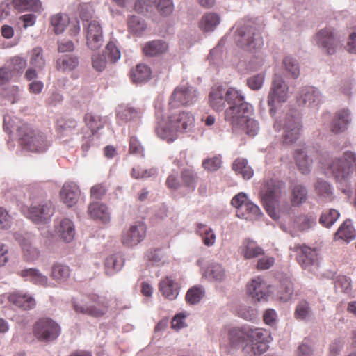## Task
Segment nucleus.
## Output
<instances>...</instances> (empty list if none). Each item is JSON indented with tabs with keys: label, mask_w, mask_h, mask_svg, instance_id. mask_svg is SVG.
Masks as SVG:
<instances>
[{
	"label": "nucleus",
	"mask_w": 356,
	"mask_h": 356,
	"mask_svg": "<svg viewBox=\"0 0 356 356\" xmlns=\"http://www.w3.org/2000/svg\"><path fill=\"white\" fill-rule=\"evenodd\" d=\"M288 90V86L282 76L275 74L267 97L269 114L274 119V130L276 132L282 131V143L284 145H291L296 143L300 136L302 129V116L297 108H289L282 115L275 116L277 104L286 102Z\"/></svg>",
	"instance_id": "obj_1"
},
{
	"label": "nucleus",
	"mask_w": 356,
	"mask_h": 356,
	"mask_svg": "<svg viewBox=\"0 0 356 356\" xmlns=\"http://www.w3.org/2000/svg\"><path fill=\"white\" fill-rule=\"evenodd\" d=\"M227 336L232 348H239L247 343L243 350L250 348L253 356L264 353L270 341V335L266 330L249 325L232 327L229 329Z\"/></svg>",
	"instance_id": "obj_2"
},
{
	"label": "nucleus",
	"mask_w": 356,
	"mask_h": 356,
	"mask_svg": "<svg viewBox=\"0 0 356 356\" xmlns=\"http://www.w3.org/2000/svg\"><path fill=\"white\" fill-rule=\"evenodd\" d=\"M261 17H248L238 21L235 26L234 40L237 46L245 51H253L264 44L261 29Z\"/></svg>",
	"instance_id": "obj_3"
},
{
	"label": "nucleus",
	"mask_w": 356,
	"mask_h": 356,
	"mask_svg": "<svg viewBox=\"0 0 356 356\" xmlns=\"http://www.w3.org/2000/svg\"><path fill=\"white\" fill-rule=\"evenodd\" d=\"M245 102V97L237 90L228 88L221 84H216L211 88L209 95V102L216 111L225 110V120L227 122V113L229 110L236 113L241 104Z\"/></svg>",
	"instance_id": "obj_4"
},
{
	"label": "nucleus",
	"mask_w": 356,
	"mask_h": 356,
	"mask_svg": "<svg viewBox=\"0 0 356 356\" xmlns=\"http://www.w3.org/2000/svg\"><path fill=\"white\" fill-rule=\"evenodd\" d=\"M328 170L332 173L339 188L346 195L352 193L350 178L356 172V153L346 151L342 158H335L329 164Z\"/></svg>",
	"instance_id": "obj_5"
},
{
	"label": "nucleus",
	"mask_w": 356,
	"mask_h": 356,
	"mask_svg": "<svg viewBox=\"0 0 356 356\" xmlns=\"http://www.w3.org/2000/svg\"><path fill=\"white\" fill-rule=\"evenodd\" d=\"M253 112V106L244 102L241 104L236 113L229 110L227 113V122L234 132L242 131L249 136L254 137L259 133V124L257 120L250 118Z\"/></svg>",
	"instance_id": "obj_6"
},
{
	"label": "nucleus",
	"mask_w": 356,
	"mask_h": 356,
	"mask_svg": "<svg viewBox=\"0 0 356 356\" xmlns=\"http://www.w3.org/2000/svg\"><path fill=\"white\" fill-rule=\"evenodd\" d=\"M79 17L86 35V44L91 50L99 49L103 44V31L99 22L93 19L95 10L92 5L83 3L79 8Z\"/></svg>",
	"instance_id": "obj_7"
},
{
	"label": "nucleus",
	"mask_w": 356,
	"mask_h": 356,
	"mask_svg": "<svg viewBox=\"0 0 356 356\" xmlns=\"http://www.w3.org/2000/svg\"><path fill=\"white\" fill-rule=\"evenodd\" d=\"M17 135L21 146L31 152L43 153L50 146L49 141L43 133L35 131L26 123L17 127Z\"/></svg>",
	"instance_id": "obj_8"
},
{
	"label": "nucleus",
	"mask_w": 356,
	"mask_h": 356,
	"mask_svg": "<svg viewBox=\"0 0 356 356\" xmlns=\"http://www.w3.org/2000/svg\"><path fill=\"white\" fill-rule=\"evenodd\" d=\"M106 119L92 113H87L84 116V122L90 130L86 132L81 139V149L85 156L89 149L92 147L98 146L101 134L99 130L104 128Z\"/></svg>",
	"instance_id": "obj_9"
},
{
	"label": "nucleus",
	"mask_w": 356,
	"mask_h": 356,
	"mask_svg": "<svg viewBox=\"0 0 356 356\" xmlns=\"http://www.w3.org/2000/svg\"><path fill=\"white\" fill-rule=\"evenodd\" d=\"M73 309L77 313L86 314L94 318H99L104 316L108 311V302L106 300L96 294L90 296L89 301L83 302L77 299H72Z\"/></svg>",
	"instance_id": "obj_10"
},
{
	"label": "nucleus",
	"mask_w": 356,
	"mask_h": 356,
	"mask_svg": "<svg viewBox=\"0 0 356 356\" xmlns=\"http://www.w3.org/2000/svg\"><path fill=\"white\" fill-rule=\"evenodd\" d=\"M33 333L39 341L50 343L60 336L61 327L50 318H42L34 323Z\"/></svg>",
	"instance_id": "obj_11"
},
{
	"label": "nucleus",
	"mask_w": 356,
	"mask_h": 356,
	"mask_svg": "<svg viewBox=\"0 0 356 356\" xmlns=\"http://www.w3.org/2000/svg\"><path fill=\"white\" fill-rule=\"evenodd\" d=\"M231 204L236 209V216L239 218L252 220L262 214L260 208L248 199L245 193L234 195Z\"/></svg>",
	"instance_id": "obj_12"
},
{
	"label": "nucleus",
	"mask_w": 356,
	"mask_h": 356,
	"mask_svg": "<svg viewBox=\"0 0 356 356\" xmlns=\"http://www.w3.org/2000/svg\"><path fill=\"white\" fill-rule=\"evenodd\" d=\"M54 213V207L50 200H33L28 209L27 217L35 223H47Z\"/></svg>",
	"instance_id": "obj_13"
},
{
	"label": "nucleus",
	"mask_w": 356,
	"mask_h": 356,
	"mask_svg": "<svg viewBox=\"0 0 356 356\" xmlns=\"http://www.w3.org/2000/svg\"><path fill=\"white\" fill-rule=\"evenodd\" d=\"M296 253V260L298 264L305 270L309 273H314L319 266V261L317 252L305 245H296L294 247Z\"/></svg>",
	"instance_id": "obj_14"
},
{
	"label": "nucleus",
	"mask_w": 356,
	"mask_h": 356,
	"mask_svg": "<svg viewBox=\"0 0 356 356\" xmlns=\"http://www.w3.org/2000/svg\"><path fill=\"white\" fill-rule=\"evenodd\" d=\"M197 100V90L193 87H177L170 98V110L179 105L189 106L193 104Z\"/></svg>",
	"instance_id": "obj_15"
},
{
	"label": "nucleus",
	"mask_w": 356,
	"mask_h": 356,
	"mask_svg": "<svg viewBox=\"0 0 356 356\" xmlns=\"http://www.w3.org/2000/svg\"><path fill=\"white\" fill-rule=\"evenodd\" d=\"M142 115V110L132 106L130 104H121L115 108L116 122L120 126L128 123H136L140 120Z\"/></svg>",
	"instance_id": "obj_16"
},
{
	"label": "nucleus",
	"mask_w": 356,
	"mask_h": 356,
	"mask_svg": "<svg viewBox=\"0 0 356 356\" xmlns=\"http://www.w3.org/2000/svg\"><path fill=\"white\" fill-rule=\"evenodd\" d=\"M168 118L177 133L191 132L195 127V118L190 112L180 111L178 114L172 113Z\"/></svg>",
	"instance_id": "obj_17"
},
{
	"label": "nucleus",
	"mask_w": 356,
	"mask_h": 356,
	"mask_svg": "<svg viewBox=\"0 0 356 356\" xmlns=\"http://www.w3.org/2000/svg\"><path fill=\"white\" fill-rule=\"evenodd\" d=\"M322 99L320 90L313 86H305L300 89L297 102L300 106L316 107Z\"/></svg>",
	"instance_id": "obj_18"
},
{
	"label": "nucleus",
	"mask_w": 356,
	"mask_h": 356,
	"mask_svg": "<svg viewBox=\"0 0 356 356\" xmlns=\"http://www.w3.org/2000/svg\"><path fill=\"white\" fill-rule=\"evenodd\" d=\"M146 231V226L142 222L131 225L123 233L122 242L127 247L136 245L145 238Z\"/></svg>",
	"instance_id": "obj_19"
},
{
	"label": "nucleus",
	"mask_w": 356,
	"mask_h": 356,
	"mask_svg": "<svg viewBox=\"0 0 356 356\" xmlns=\"http://www.w3.org/2000/svg\"><path fill=\"white\" fill-rule=\"evenodd\" d=\"M318 45L327 54L332 55L337 51L338 41L334 33L329 29H321L316 34Z\"/></svg>",
	"instance_id": "obj_20"
},
{
	"label": "nucleus",
	"mask_w": 356,
	"mask_h": 356,
	"mask_svg": "<svg viewBox=\"0 0 356 356\" xmlns=\"http://www.w3.org/2000/svg\"><path fill=\"white\" fill-rule=\"evenodd\" d=\"M156 119L155 131L158 136L168 142L174 141L177 137V131L170 124V119L168 118V122H164L161 112L156 113Z\"/></svg>",
	"instance_id": "obj_21"
},
{
	"label": "nucleus",
	"mask_w": 356,
	"mask_h": 356,
	"mask_svg": "<svg viewBox=\"0 0 356 356\" xmlns=\"http://www.w3.org/2000/svg\"><path fill=\"white\" fill-rule=\"evenodd\" d=\"M351 121L350 110L343 108L335 113L330 125L332 132L339 134L344 132Z\"/></svg>",
	"instance_id": "obj_22"
},
{
	"label": "nucleus",
	"mask_w": 356,
	"mask_h": 356,
	"mask_svg": "<svg viewBox=\"0 0 356 356\" xmlns=\"http://www.w3.org/2000/svg\"><path fill=\"white\" fill-rule=\"evenodd\" d=\"M60 195L63 202L67 207H71L77 202L80 190L75 183H65L62 187Z\"/></svg>",
	"instance_id": "obj_23"
},
{
	"label": "nucleus",
	"mask_w": 356,
	"mask_h": 356,
	"mask_svg": "<svg viewBox=\"0 0 356 356\" xmlns=\"http://www.w3.org/2000/svg\"><path fill=\"white\" fill-rule=\"evenodd\" d=\"M8 298L10 303L23 310L32 309L36 304L35 299L32 296L22 291L11 293Z\"/></svg>",
	"instance_id": "obj_24"
},
{
	"label": "nucleus",
	"mask_w": 356,
	"mask_h": 356,
	"mask_svg": "<svg viewBox=\"0 0 356 356\" xmlns=\"http://www.w3.org/2000/svg\"><path fill=\"white\" fill-rule=\"evenodd\" d=\"M290 201L293 207H299L305 203L308 199V190L300 183H293L290 186Z\"/></svg>",
	"instance_id": "obj_25"
},
{
	"label": "nucleus",
	"mask_w": 356,
	"mask_h": 356,
	"mask_svg": "<svg viewBox=\"0 0 356 356\" xmlns=\"http://www.w3.org/2000/svg\"><path fill=\"white\" fill-rule=\"evenodd\" d=\"M168 44L163 40H154L147 42L143 47V54L148 57L159 56L168 49Z\"/></svg>",
	"instance_id": "obj_26"
},
{
	"label": "nucleus",
	"mask_w": 356,
	"mask_h": 356,
	"mask_svg": "<svg viewBox=\"0 0 356 356\" xmlns=\"http://www.w3.org/2000/svg\"><path fill=\"white\" fill-rule=\"evenodd\" d=\"M293 157L301 173L303 175L309 174L311 171V165L313 161L307 154L306 146L303 145L296 149Z\"/></svg>",
	"instance_id": "obj_27"
},
{
	"label": "nucleus",
	"mask_w": 356,
	"mask_h": 356,
	"mask_svg": "<svg viewBox=\"0 0 356 356\" xmlns=\"http://www.w3.org/2000/svg\"><path fill=\"white\" fill-rule=\"evenodd\" d=\"M79 64V58L74 54H65L60 56L56 60L57 70L70 72L75 70Z\"/></svg>",
	"instance_id": "obj_28"
},
{
	"label": "nucleus",
	"mask_w": 356,
	"mask_h": 356,
	"mask_svg": "<svg viewBox=\"0 0 356 356\" xmlns=\"http://www.w3.org/2000/svg\"><path fill=\"white\" fill-rule=\"evenodd\" d=\"M55 232L61 239L70 243L74 239L75 235L74 225L70 219L64 218L56 227Z\"/></svg>",
	"instance_id": "obj_29"
},
{
	"label": "nucleus",
	"mask_w": 356,
	"mask_h": 356,
	"mask_svg": "<svg viewBox=\"0 0 356 356\" xmlns=\"http://www.w3.org/2000/svg\"><path fill=\"white\" fill-rule=\"evenodd\" d=\"M124 264V258L121 253L110 255L105 259V273L108 276H112L121 270Z\"/></svg>",
	"instance_id": "obj_30"
},
{
	"label": "nucleus",
	"mask_w": 356,
	"mask_h": 356,
	"mask_svg": "<svg viewBox=\"0 0 356 356\" xmlns=\"http://www.w3.org/2000/svg\"><path fill=\"white\" fill-rule=\"evenodd\" d=\"M247 292L254 302L261 300L266 301L268 297L267 291L265 290V286L258 280L253 279L252 282L247 286Z\"/></svg>",
	"instance_id": "obj_31"
},
{
	"label": "nucleus",
	"mask_w": 356,
	"mask_h": 356,
	"mask_svg": "<svg viewBox=\"0 0 356 356\" xmlns=\"http://www.w3.org/2000/svg\"><path fill=\"white\" fill-rule=\"evenodd\" d=\"M152 74V69L146 64H138L135 69L130 72V77L134 83H144L147 82Z\"/></svg>",
	"instance_id": "obj_32"
},
{
	"label": "nucleus",
	"mask_w": 356,
	"mask_h": 356,
	"mask_svg": "<svg viewBox=\"0 0 356 356\" xmlns=\"http://www.w3.org/2000/svg\"><path fill=\"white\" fill-rule=\"evenodd\" d=\"M356 238V230L355 229L352 220L346 219L338 228L334 234V239H341L346 243H350Z\"/></svg>",
	"instance_id": "obj_33"
},
{
	"label": "nucleus",
	"mask_w": 356,
	"mask_h": 356,
	"mask_svg": "<svg viewBox=\"0 0 356 356\" xmlns=\"http://www.w3.org/2000/svg\"><path fill=\"white\" fill-rule=\"evenodd\" d=\"M88 213L92 218L99 220L103 223H106L110 220V215L107 207L99 202H94L90 204Z\"/></svg>",
	"instance_id": "obj_34"
},
{
	"label": "nucleus",
	"mask_w": 356,
	"mask_h": 356,
	"mask_svg": "<svg viewBox=\"0 0 356 356\" xmlns=\"http://www.w3.org/2000/svg\"><path fill=\"white\" fill-rule=\"evenodd\" d=\"M180 176L182 186L188 191L193 192L199 180L197 172L192 168H184L181 171Z\"/></svg>",
	"instance_id": "obj_35"
},
{
	"label": "nucleus",
	"mask_w": 356,
	"mask_h": 356,
	"mask_svg": "<svg viewBox=\"0 0 356 356\" xmlns=\"http://www.w3.org/2000/svg\"><path fill=\"white\" fill-rule=\"evenodd\" d=\"M282 182L270 179L267 180L263 186V197L262 200H276L281 193Z\"/></svg>",
	"instance_id": "obj_36"
},
{
	"label": "nucleus",
	"mask_w": 356,
	"mask_h": 356,
	"mask_svg": "<svg viewBox=\"0 0 356 356\" xmlns=\"http://www.w3.org/2000/svg\"><path fill=\"white\" fill-rule=\"evenodd\" d=\"M20 275L24 278L26 281H29L39 286H46L48 282L47 277L42 274L38 269L35 268L22 270L20 272Z\"/></svg>",
	"instance_id": "obj_37"
},
{
	"label": "nucleus",
	"mask_w": 356,
	"mask_h": 356,
	"mask_svg": "<svg viewBox=\"0 0 356 356\" xmlns=\"http://www.w3.org/2000/svg\"><path fill=\"white\" fill-rule=\"evenodd\" d=\"M159 291L170 300H175L179 293V288L172 280L166 277L159 284Z\"/></svg>",
	"instance_id": "obj_38"
},
{
	"label": "nucleus",
	"mask_w": 356,
	"mask_h": 356,
	"mask_svg": "<svg viewBox=\"0 0 356 356\" xmlns=\"http://www.w3.org/2000/svg\"><path fill=\"white\" fill-rule=\"evenodd\" d=\"M12 4L18 11L39 13L42 10V3L40 0H12Z\"/></svg>",
	"instance_id": "obj_39"
},
{
	"label": "nucleus",
	"mask_w": 356,
	"mask_h": 356,
	"mask_svg": "<svg viewBox=\"0 0 356 356\" xmlns=\"http://www.w3.org/2000/svg\"><path fill=\"white\" fill-rule=\"evenodd\" d=\"M242 254L248 259L257 257L264 254V250L250 239H245L243 243Z\"/></svg>",
	"instance_id": "obj_40"
},
{
	"label": "nucleus",
	"mask_w": 356,
	"mask_h": 356,
	"mask_svg": "<svg viewBox=\"0 0 356 356\" xmlns=\"http://www.w3.org/2000/svg\"><path fill=\"white\" fill-rule=\"evenodd\" d=\"M220 22V17L217 13H207L202 16L200 26L205 32L213 31Z\"/></svg>",
	"instance_id": "obj_41"
},
{
	"label": "nucleus",
	"mask_w": 356,
	"mask_h": 356,
	"mask_svg": "<svg viewBox=\"0 0 356 356\" xmlns=\"http://www.w3.org/2000/svg\"><path fill=\"white\" fill-rule=\"evenodd\" d=\"M127 25L129 31L136 36H140L147 29L145 19L136 15H131L128 17Z\"/></svg>",
	"instance_id": "obj_42"
},
{
	"label": "nucleus",
	"mask_w": 356,
	"mask_h": 356,
	"mask_svg": "<svg viewBox=\"0 0 356 356\" xmlns=\"http://www.w3.org/2000/svg\"><path fill=\"white\" fill-rule=\"evenodd\" d=\"M205 275L210 280L220 282L225 280L226 274L225 268L220 264L212 263L208 266Z\"/></svg>",
	"instance_id": "obj_43"
},
{
	"label": "nucleus",
	"mask_w": 356,
	"mask_h": 356,
	"mask_svg": "<svg viewBox=\"0 0 356 356\" xmlns=\"http://www.w3.org/2000/svg\"><path fill=\"white\" fill-rule=\"evenodd\" d=\"M294 287L291 279L288 277H283L280 280V285L278 290L280 299L283 302H287L292 298Z\"/></svg>",
	"instance_id": "obj_44"
},
{
	"label": "nucleus",
	"mask_w": 356,
	"mask_h": 356,
	"mask_svg": "<svg viewBox=\"0 0 356 356\" xmlns=\"http://www.w3.org/2000/svg\"><path fill=\"white\" fill-rule=\"evenodd\" d=\"M315 189L318 195L327 201L333 199L334 188L330 182L318 178L315 184Z\"/></svg>",
	"instance_id": "obj_45"
},
{
	"label": "nucleus",
	"mask_w": 356,
	"mask_h": 356,
	"mask_svg": "<svg viewBox=\"0 0 356 356\" xmlns=\"http://www.w3.org/2000/svg\"><path fill=\"white\" fill-rule=\"evenodd\" d=\"M69 23L68 17L63 15L62 13H57L50 17L51 26L53 28V31L56 35L62 33Z\"/></svg>",
	"instance_id": "obj_46"
},
{
	"label": "nucleus",
	"mask_w": 356,
	"mask_h": 356,
	"mask_svg": "<svg viewBox=\"0 0 356 356\" xmlns=\"http://www.w3.org/2000/svg\"><path fill=\"white\" fill-rule=\"evenodd\" d=\"M340 216L339 212L334 209H330L327 211H324L319 218V222L323 227L330 228L337 220Z\"/></svg>",
	"instance_id": "obj_47"
},
{
	"label": "nucleus",
	"mask_w": 356,
	"mask_h": 356,
	"mask_svg": "<svg viewBox=\"0 0 356 356\" xmlns=\"http://www.w3.org/2000/svg\"><path fill=\"white\" fill-rule=\"evenodd\" d=\"M283 65L285 70L293 79H297L300 75V67L297 60L290 56H285L283 59Z\"/></svg>",
	"instance_id": "obj_48"
},
{
	"label": "nucleus",
	"mask_w": 356,
	"mask_h": 356,
	"mask_svg": "<svg viewBox=\"0 0 356 356\" xmlns=\"http://www.w3.org/2000/svg\"><path fill=\"white\" fill-rule=\"evenodd\" d=\"M70 275V270L68 266L56 263L52 267V277L59 282L65 281Z\"/></svg>",
	"instance_id": "obj_49"
},
{
	"label": "nucleus",
	"mask_w": 356,
	"mask_h": 356,
	"mask_svg": "<svg viewBox=\"0 0 356 356\" xmlns=\"http://www.w3.org/2000/svg\"><path fill=\"white\" fill-rule=\"evenodd\" d=\"M204 295V290L201 286H194L189 289L186 294V301L190 305L200 302Z\"/></svg>",
	"instance_id": "obj_50"
},
{
	"label": "nucleus",
	"mask_w": 356,
	"mask_h": 356,
	"mask_svg": "<svg viewBox=\"0 0 356 356\" xmlns=\"http://www.w3.org/2000/svg\"><path fill=\"white\" fill-rule=\"evenodd\" d=\"M134 10L138 14L150 16L154 13V2L151 0H136Z\"/></svg>",
	"instance_id": "obj_51"
},
{
	"label": "nucleus",
	"mask_w": 356,
	"mask_h": 356,
	"mask_svg": "<svg viewBox=\"0 0 356 356\" xmlns=\"http://www.w3.org/2000/svg\"><path fill=\"white\" fill-rule=\"evenodd\" d=\"M30 64L38 70H42L45 65L43 58V50L41 47H35L32 50Z\"/></svg>",
	"instance_id": "obj_52"
},
{
	"label": "nucleus",
	"mask_w": 356,
	"mask_h": 356,
	"mask_svg": "<svg viewBox=\"0 0 356 356\" xmlns=\"http://www.w3.org/2000/svg\"><path fill=\"white\" fill-rule=\"evenodd\" d=\"M154 6L162 16L170 15L174 10L172 0H154Z\"/></svg>",
	"instance_id": "obj_53"
},
{
	"label": "nucleus",
	"mask_w": 356,
	"mask_h": 356,
	"mask_svg": "<svg viewBox=\"0 0 356 356\" xmlns=\"http://www.w3.org/2000/svg\"><path fill=\"white\" fill-rule=\"evenodd\" d=\"M311 314V308L309 304L306 300L300 301L296 305L295 310V317L298 320H306Z\"/></svg>",
	"instance_id": "obj_54"
},
{
	"label": "nucleus",
	"mask_w": 356,
	"mask_h": 356,
	"mask_svg": "<svg viewBox=\"0 0 356 356\" xmlns=\"http://www.w3.org/2000/svg\"><path fill=\"white\" fill-rule=\"evenodd\" d=\"M239 317L249 321H254L257 318V311L256 309L245 306L241 305L237 310Z\"/></svg>",
	"instance_id": "obj_55"
},
{
	"label": "nucleus",
	"mask_w": 356,
	"mask_h": 356,
	"mask_svg": "<svg viewBox=\"0 0 356 356\" xmlns=\"http://www.w3.org/2000/svg\"><path fill=\"white\" fill-rule=\"evenodd\" d=\"M103 53L106 56V58L111 63H115L121 57V52L120 49L112 42L107 44Z\"/></svg>",
	"instance_id": "obj_56"
},
{
	"label": "nucleus",
	"mask_w": 356,
	"mask_h": 356,
	"mask_svg": "<svg viewBox=\"0 0 356 356\" xmlns=\"http://www.w3.org/2000/svg\"><path fill=\"white\" fill-rule=\"evenodd\" d=\"M221 165L222 160L219 156L205 159L202 164V167L209 172L217 171L221 167Z\"/></svg>",
	"instance_id": "obj_57"
},
{
	"label": "nucleus",
	"mask_w": 356,
	"mask_h": 356,
	"mask_svg": "<svg viewBox=\"0 0 356 356\" xmlns=\"http://www.w3.org/2000/svg\"><path fill=\"white\" fill-rule=\"evenodd\" d=\"M265 80V74L263 72L255 74L247 79L248 86L253 90H258L263 86Z\"/></svg>",
	"instance_id": "obj_58"
},
{
	"label": "nucleus",
	"mask_w": 356,
	"mask_h": 356,
	"mask_svg": "<svg viewBox=\"0 0 356 356\" xmlns=\"http://www.w3.org/2000/svg\"><path fill=\"white\" fill-rule=\"evenodd\" d=\"M106 56L103 53L102 54H94L92 56V67L98 72H102L106 65Z\"/></svg>",
	"instance_id": "obj_59"
},
{
	"label": "nucleus",
	"mask_w": 356,
	"mask_h": 356,
	"mask_svg": "<svg viewBox=\"0 0 356 356\" xmlns=\"http://www.w3.org/2000/svg\"><path fill=\"white\" fill-rule=\"evenodd\" d=\"M77 122L72 118H61L57 122V127L60 131H71L76 128Z\"/></svg>",
	"instance_id": "obj_60"
},
{
	"label": "nucleus",
	"mask_w": 356,
	"mask_h": 356,
	"mask_svg": "<svg viewBox=\"0 0 356 356\" xmlns=\"http://www.w3.org/2000/svg\"><path fill=\"white\" fill-rule=\"evenodd\" d=\"M276 200H262L263 206L266 213L275 220L280 218L279 214L276 212L275 202Z\"/></svg>",
	"instance_id": "obj_61"
},
{
	"label": "nucleus",
	"mask_w": 356,
	"mask_h": 356,
	"mask_svg": "<svg viewBox=\"0 0 356 356\" xmlns=\"http://www.w3.org/2000/svg\"><path fill=\"white\" fill-rule=\"evenodd\" d=\"M106 191L107 188L104 184H96L90 189L91 197L96 200H101L106 193Z\"/></svg>",
	"instance_id": "obj_62"
},
{
	"label": "nucleus",
	"mask_w": 356,
	"mask_h": 356,
	"mask_svg": "<svg viewBox=\"0 0 356 356\" xmlns=\"http://www.w3.org/2000/svg\"><path fill=\"white\" fill-rule=\"evenodd\" d=\"M146 257L154 264H158L161 261L163 258L162 250L159 248L149 250L147 252Z\"/></svg>",
	"instance_id": "obj_63"
},
{
	"label": "nucleus",
	"mask_w": 356,
	"mask_h": 356,
	"mask_svg": "<svg viewBox=\"0 0 356 356\" xmlns=\"http://www.w3.org/2000/svg\"><path fill=\"white\" fill-rule=\"evenodd\" d=\"M335 286L341 288L342 292L348 293L351 290L350 279L346 276H339L335 282Z\"/></svg>",
	"instance_id": "obj_64"
}]
</instances>
